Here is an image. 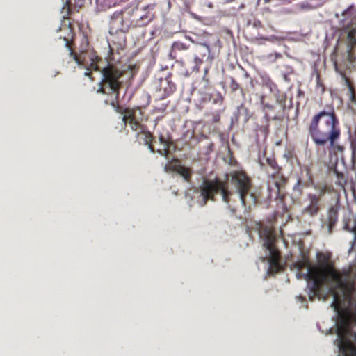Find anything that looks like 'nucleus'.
Listing matches in <instances>:
<instances>
[{
    "instance_id": "1",
    "label": "nucleus",
    "mask_w": 356,
    "mask_h": 356,
    "mask_svg": "<svg viewBox=\"0 0 356 356\" xmlns=\"http://www.w3.org/2000/svg\"><path fill=\"white\" fill-rule=\"evenodd\" d=\"M311 137L317 145H324L329 142L330 147L342 152L343 146L337 144L340 137L338 121L333 111H321L315 115L309 127Z\"/></svg>"
},
{
    "instance_id": "2",
    "label": "nucleus",
    "mask_w": 356,
    "mask_h": 356,
    "mask_svg": "<svg viewBox=\"0 0 356 356\" xmlns=\"http://www.w3.org/2000/svg\"><path fill=\"white\" fill-rule=\"evenodd\" d=\"M224 163L229 166L224 175V202L227 201V191L225 182L229 183L236 191L241 204L244 209H250L256 204V197L252 193H249L250 181L245 173L240 168L238 163L229 154L227 158H224Z\"/></svg>"
},
{
    "instance_id": "3",
    "label": "nucleus",
    "mask_w": 356,
    "mask_h": 356,
    "mask_svg": "<svg viewBox=\"0 0 356 356\" xmlns=\"http://www.w3.org/2000/svg\"><path fill=\"white\" fill-rule=\"evenodd\" d=\"M273 225V224H256L259 236L264 241V246L269 252L268 273L270 274L277 273L283 269L280 263V252L275 245L277 235Z\"/></svg>"
},
{
    "instance_id": "4",
    "label": "nucleus",
    "mask_w": 356,
    "mask_h": 356,
    "mask_svg": "<svg viewBox=\"0 0 356 356\" xmlns=\"http://www.w3.org/2000/svg\"><path fill=\"white\" fill-rule=\"evenodd\" d=\"M126 72V70H122L113 65L108 64L102 70L103 78L97 92L108 95H114L117 102L120 90L122 86V78Z\"/></svg>"
},
{
    "instance_id": "5",
    "label": "nucleus",
    "mask_w": 356,
    "mask_h": 356,
    "mask_svg": "<svg viewBox=\"0 0 356 356\" xmlns=\"http://www.w3.org/2000/svg\"><path fill=\"white\" fill-rule=\"evenodd\" d=\"M202 50H204L206 51H207V47L203 45H199L191 49L189 44L187 45L182 42L176 41L172 44L169 56L171 59H175L177 62H180L182 64L184 63L182 53L190 51V56L193 58L194 63V65L192 67L193 71L198 72L199 68L202 63V60L199 58L198 53Z\"/></svg>"
},
{
    "instance_id": "6",
    "label": "nucleus",
    "mask_w": 356,
    "mask_h": 356,
    "mask_svg": "<svg viewBox=\"0 0 356 356\" xmlns=\"http://www.w3.org/2000/svg\"><path fill=\"white\" fill-rule=\"evenodd\" d=\"M58 31L60 33H63V34H59L58 37V41L66 47L70 58L77 65L85 66L86 52L81 51L79 54H77L73 49L74 32L70 24L60 27Z\"/></svg>"
},
{
    "instance_id": "7",
    "label": "nucleus",
    "mask_w": 356,
    "mask_h": 356,
    "mask_svg": "<svg viewBox=\"0 0 356 356\" xmlns=\"http://www.w3.org/2000/svg\"><path fill=\"white\" fill-rule=\"evenodd\" d=\"M109 33L111 35L118 33H126L129 29V23L124 19V12L122 10L116 11L110 17Z\"/></svg>"
},
{
    "instance_id": "8",
    "label": "nucleus",
    "mask_w": 356,
    "mask_h": 356,
    "mask_svg": "<svg viewBox=\"0 0 356 356\" xmlns=\"http://www.w3.org/2000/svg\"><path fill=\"white\" fill-rule=\"evenodd\" d=\"M203 204H205L208 200H213L214 195L218 193H222V183L218 180H204L200 188Z\"/></svg>"
},
{
    "instance_id": "9",
    "label": "nucleus",
    "mask_w": 356,
    "mask_h": 356,
    "mask_svg": "<svg viewBox=\"0 0 356 356\" xmlns=\"http://www.w3.org/2000/svg\"><path fill=\"white\" fill-rule=\"evenodd\" d=\"M302 213L304 216L314 217L318 213L321 199L320 195L309 193L303 200Z\"/></svg>"
},
{
    "instance_id": "10",
    "label": "nucleus",
    "mask_w": 356,
    "mask_h": 356,
    "mask_svg": "<svg viewBox=\"0 0 356 356\" xmlns=\"http://www.w3.org/2000/svg\"><path fill=\"white\" fill-rule=\"evenodd\" d=\"M122 121L126 124L129 123L133 131L136 133L137 138H140V133L145 131L147 127L141 124L137 118L136 109H125Z\"/></svg>"
},
{
    "instance_id": "11",
    "label": "nucleus",
    "mask_w": 356,
    "mask_h": 356,
    "mask_svg": "<svg viewBox=\"0 0 356 356\" xmlns=\"http://www.w3.org/2000/svg\"><path fill=\"white\" fill-rule=\"evenodd\" d=\"M354 10V7L351 6L346 9L341 14L342 17L344 18L343 19L349 18L351 19L350 24H347L343 26H346L348 42L352 45L356 44V18L353 17Z\"/></svg>"
},
{
    "instance_id": "12",
    "label": "nucleus",
    "mask_w": 356,
    "mask_h": 356,
    "mask_svg": "<svg viewBox=\"0 0 356 356\" xmlns=\"http://www.w3.org/2000/svg\"><path fill=\"white\" fill-rule=\"evenodd\" d=\"M171 74H169L165 78L160 79L159 91H163L164 94L162 98H165L172 93L177 89L176 85L171 81Z\"/></svg>"
},
{
    "instance_id": "13",
    "label": "nucleus",
    "mask_w": 356,
    "mask_h": 356,
    "mask_svg": "<svg viewBox=\"0 0 356 356\" xmlns=\"http://www.w3.org/2000/svg\"><path fill=\"white\" fill-rule=\"evenodd\" d=\"M165 171L168 172L170 169L178 172L186 181H188L191 176V171L188 168L181 165L180 164H175L171 166L168 165L165 167Z\"/></svg>"
},
{
    "instance_id": "14",
    "label": "nucleus",
    "mask_w": 356,
    "mask_h": 356,
    "mask_svg": "<svg viewBox=\"0 0 356 356\" xmlns=\"http://www.w3.org/2000/svg\"><path fill=\"white\" fill-rule=\"evenodd\" d=\"M159 139L160 143L163 145V148L158 149L156 152L160 155L165 156L166 159H168L171 142L165 139L162 135L159 137Z\"/></svg>"
},
{
    "instance_id": "15",
    "label": "nucleus",
    "mask_w": 356,
    "mask_h": 356,
    "mask_svg": "<svg viewBox=\"0 0 356 356\" xmlns=\"http://www.w3.org/2000/svg\"><path fill=\"white\" fill-rule=\"evenodd\" d=\"M339 211V205L335 203L334 205H330L327 210V222H336L337 220Z\"/></svg>"
},
{
    "instance_id": "16",
    "label": "nucleus",
    "mask_w": 356,
    "mask_h": 356,
    "mask_svg": "<svg viewBox=\"0 0 356 356\" xmlns=\"http://www.w3.org/2000/svg\"><path fill=\"white\" fill-rule=\"evenodd\" d=\"M154 19V14L147 12L145 15H142L140 19L137 21L138 26H145L152 22Z\"/></svg>"
},
{
    "instance_id": "17",
    "label": "nucleus",
    "mask_w": 356,
    "mask_h": 356,
    "mask_svg": "<svg viewBox=\"0 0 356 356\" xmlns=\"http://www.w3.org/2000/svg\"><path fill=\"white\" fill-rule=\"evenodd\" d=\"M139 140H142L143 144H149L150 142H153L154 136L153 134L148 131L147 128L140 133V138H138Z\"/></svg>"
},
{
    "instance_id": "18",
    "label": "nucleus",
    "mask_w": 356,
    "mask_h": 356,
    "mask_svg": "<svg viewBox=\"0 0 356 356\" xmlns=\"http://www.w3.org/2000/svg\"><path fill=\"white\" fill-rule=\"evenodd\" d=\"M71 5V0H67L64 3L61 10V13L64 19L68 17L72 14Z\"/></svg>"
},
{
    "instance_id": "19",
    "label": "nucleus",
    "mask_w": 356,
    "mask_h": 356,
    "mask_svg": "<svg viewBox=\"0 0 356 356\" xmlns=\"http://www.w3.org/2000/svg\"><path fill=\"white\" fill-rule=\"evenodd\" d=\"M152 143L153 142H150V143H149V144H145V145L147 146L148 149H149V151L151 152L154 153V152H156V150L154 149V147Z\"/></svg>"
},
{
    "instance_id": "20",
    "label": "nucleus",
    "mask_w": 356,
    "mask_h": 356,
    "mask_svg": "<svg viewBox=\"0 0 356 356\" xmlns=\"http://www.w3.org/2000/svg\"><path fill=\"white\" fill-rule=\"evenodd\" d=\"M275 186L277 188V191L279 192L280 190V188H281V184L278 183L277 181H275Z\"/></svg>"
},
{
    "instance_id": "21",
    "label": "nucleus",
    "mask_w": 356,
    "mask_h": 356,
    "mask_svg": "<svg viewBox=\"0 0 356 356\" xmlns=\"http://www.w3.org/2000/svg\"><path fill=\"white\" fill-rule=\"evenodd\" d=\"M334 225H335V224H332V223L328 224V225H329V233H331V232H332V227H333Z\"/></svg>"
},
{
    "instance_id": "22",
    "label": "nucleus",
    "mask_w": 356,
    "mask_h": 356,
    "mask_svg": "<svg viewBox=\"0 0 356 356\" xmlns=\"http://www.w3.org/2000/svg\"><path fill=\"white\" fill-rule=\"evenodd\" d=\"M76 3H79V2H83L85 0H74ZM97 2L98 1V0H96Z\"/></svg>"
},
{
    "instance_id": "23",
    "label": "nucleus",
    "mask_w": 356,
    "mask_h": 356,
    "mask_svg": "<svg viewBox=\"0 0 356 356\" xmlns=\"http://www.w3.org/2000/svg\"><path fill=\"white\" fill-rule=\"evenodd\" d=\"M266 3H269L271 0H264Z\"/></svg>"
},
{
    "instance_id": "24",
    "label": "nucleus",
    "mask_w": 356,
    "mask_h": 356,
    "mask_svg": "<svg viewBox=\"0 0 356 356\" xmlns=\"http://www.w3.org/2000/svg\"><path fill=\"white\" fill-rule=\"evenodd\" d=\"M173 161H175L176 162H179L178 159H173Z\"/></svg>"
},
{
    "instance_id": "25",
    "label": "nucleus",
    "mask_w": 356,
    "mask_h": 356,
    "mask_svg": "<svg viewBox=\"0 0 356 356\" xmlns=\"http://www.w3.org/2000/svg\"><path fill=\"white\" fill-rule=\"evenodd\" d=\"M189 73L188 72H186V76H188Z\"/></svg>"
}]
</instances>
